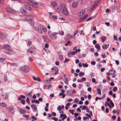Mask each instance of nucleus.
<instances>
[{
  "label": "nucleus",
  "mask_w": 121,
  "mask_h": 121,
  "mask_svg": "<svg viewBox=\"0 0 121 121\" xmlns=\"http://www.w3.org/2000/svg\"><path fill=\"white\" fill-rule=\"evenodd\" d=\"M26 102L28 103V104H29L30 103V100L28 98H27L26 99Z\"/></svg>",
  "instance_id": "obj_53"
},
{
  "label": "nucleus",
  "mask_w": 121,
  "mask_h": 121,
  "mask_svg": "<svg viewBox=\"0 0 121 121\" xmlns=\"http://www.w3.org/2000/svg\"><path fill=\"white\" fill-rule=\"evenodd\" d=\"M53 7H55L57 6V4L55 2H52L51 3Z\"/></svg>",
  "instance_id": "obj_35"
},
{
  "label": "nucleus",
  "mask_w": 121,
  "mask_h": 121,
  "mask_svg": "<svg viewBox=\"0 0 121 121\" xmlns=\"http://www.w3.org/2000/svg\"><path fill=\"white\" fill-rule=\"evenodd\" d=\"M6 108H7L8 109H9L10 111H12L14 109V107L13 106L11 107H10L9 108L6 107Z\"/></svg>",
  "instance_id": "obj_32"
},
{
  "label": "nucleus",
  "mask_w": 121,
  "mask_h": 121,
  "mask_svg": "<svg viewBox=\"0 0 121 121\" xmlns=\"http://www.w3.org/2000/svg\"><path fill=\"white\" fill-rule=\"evenodd\" d=\"M57 109L58 110V111H61L62 109L61 106L60 105H59V106H58L57 107Z\"/></svg>",
  "instance_id": "obj_42"
},
{
  "label": "nucleus",
  "mask_w": 121,
  "mask_h": 121,
  "mask_svg": "<svg viewBox=\"0 0 121 121\" xmlns=\"http://www.w3.org/2000/svg\"><path fill=\"white\" fill-rule=\"evenodd\" d=\"M63 81L65 84H68V80L67 78L65 77L64 78Z\"/></svg>",
  "instance_id": "obj_23"
},
{
  "label": "nucleus",
  "mask_w": 121,
  "mask_h": 121,
  "mask_svg": "<svg viewBox=\"0 0 121 121\" xmlns=\"http://www.w3.org/2000/svg\"><path fill=\"white\" fill-rule=\"evenodd\" d=\"M26 98V97L25 96L22 95H20V97H18V100H20L21 99V98H23V99H25Z\"/></svg>",
  "instance_id": "obj_24"
},
{
  "label": "nucleus",
  "mask_w": 121,
  "mask_h": 121,
  "mask_svg": "<svg viewBox=\"0 0 121 121\" xmlns=\"http://www.w3.org/2000/svg\"><path fill=\"white\" fill-rule=\"evenodd\" d=\"M66 37L65 38V39H67L68 40H69L70 36V34H67L66 35Z\"/></svg>",
  "instance_id": "obj_36"
},
{
  "label": "nucleus",
  "mask_w": 121,
  "mask_h": 121,
  "mask_svg": "<svg viewBox=\"0 0 121 121\" xmlns=\"http://www.w3.org/2000/svg\"><path fill=\"white\" fill-rule=\"evenodd\" d=\"M67 94L69 95H73L72 91L71 90H69L67 91Z\"/></svg>",
  "instance_id": "obj_16"
},
{
  "label": "nucleus",
  "mask_w": 121,
  "mask_h": 121,
  "mask_svg": "<svg viewBox=\"0 0 121 121\" xmlns=\"http://www.w3.org/2000/svg\"><path fill=\"white\" fill-rule=\"evenodd\" d=\"M40 28L42 30L44 28L45 26L42 25H40Z\"/></svg>",
  "instance_id": "obj_58"
},
{
  "label": "nucleus",
  "mask_w": 121,
  "mask_h": 121,
  "mask_svg": "<svg viewBox=\"0 0 121 121\" xmlns=\"http://www.w3.org/2000/svg\"><path fill=\"white\" fill-rule=\"evenodd\" d=\"M78 100L77 98H76L74 100V102H75L76 103H77L78 102Z\"/></svg>",
  "instance_id": "obj_55"
},
{
  "label": "nucleus",
  "mask_w": 121,
  "mask_h": 121,
  "mask_svg": "<svg viewBox=\"0 0 121 121\" xmlns=\"http://www.w3.org/2000/svg\"><path fill=\"white\" fill-rule=\"evenodd\" d=\"M29 52L30 53H32L33 52L32 50V49L31 48H30L27 51V53L28 54L29 53Z\"/></svg>",
  "instance_id": "obj_34"
},
{
  "label": "nucleus",
  "mask_w": 121,
  "mask_h": 121,
  "mask_svg": "<svg viewBox=\"0 0 121 121\" xmlns=\"http://www.w3.org/2000/svg\"><path fill=\"white\" fill-rule=\"evenodd\" d=\"M60 7L61 11L66 16L68 15V11L64 4H61L60 6Z\"/></svg>",
  "instance_id": "obj_1"
},
{
  "label": "nucleus",
  "mask_w": 121,
  "mask_h": 121,
  "mask_svg": "<svg viewBox=\"0 0 121 121\" xmlns=\"http://www.w3.org/2000/svg\"><path fill=\"white\" fill-rule=\"evenodd\" d=\"M43 37L44 39V40L45 42H49V40L47 36H43Z\"/></svg>",
  "instance_id": "obj_12"
},
{
  "label": "nucleus",
  "mask_w": 121,
  "mask_h": 121,
  "mask_svg": "<svg viewBox=\"0 0 121 121\" xmlns=\"http://www.w3.org/2000/svg\"><path fill=\"white\" fill-rule=\"evenodd\" d=\"M91 64L92 65H94L96 64V62L95 61H93L91 62Z\"/></svg>",
  "instance_id": "obj_59"
},
{
  "label": "nucleus",
  "mask_w": 121,
  "mask_h": 121,
  "mask_svg": "<svg viewBox=\"0 0 121 121\" xmlns=\"http://www.w3.org/2000/svg\"><path fill=\"white\" fill-rule=\"evenodd\" d=\"M58 33L56 32H54L53 34L50 35L51 38L53 40H55L57 38V37L56 35Z\"/></svg>",
  "instance_id": "obj_5"
},
{
  "label": "nucleus",
  "mask_w": 121,
  "mask_h": 121,
  "mask_svg": "<svg viewBox=\"0 0 121 121\" xmlns=\"http://www.w3.org/2000/svg\"><path fill=\"white\" fill-rule=\"evenodd\" d=\"M26 8L28 10H31V8L27 4H24Z\"/></svg>",
  "instance_id": "obj_15"
},
{
  "label": "nucleus",
  "mask_w": 121,
  "mask_h": 121,
  "mask_svg": "<svg viewBox=\"0 0 121 121\" xmlns=\"http://www.w3.org/2000/svg\"><path fill=\"white\" fill-rule=\"evenodd\" d=\"M109 45L108 44H106L104 45H103L102 46V48L104 49H107Z\"/></svg>",
  "instance_id": "obj_22"
},
{
  "label": "nucleus",
  "mask_w": 121,
  "mask_h": 121,
  "mask_svg": "<svg viewBox=\"0 0 121 121\" xmlns=\"http://www.w3.org/2000/svg\"><path fill=\"white\" fill-rule=\"evenodd\" d=\"M53 120L55 121H57L58 120L57 118L56 117H53Z\"/></svg>",
  "instance_id": "obj_64"
},
{
  "label": "nucleus",
  "mask_w": 121,
  "mask_h": 121,
  "mask_svg": "<svg viewBox=\"0 0 121 121\" xmlns=\"http://www.w3.org/2000/svg\"><path fill=\"white\" fill-rule=\"evenodd\" d=\"M4 80L5 81H6L7 80V76H4Z\"/></svg>",
  "instance_id": "obj_52"
},
{
  "label": "nucleus",
  "mask_w": 121,
  "mask_h": 121,
  "mask_svg": "<svg viewBox=\"0 0 121 121\" xmlns=\"http://www.w3.org/2000/svg\"><path fill=\"white\" fill-rule=\"evenodd\" d=\"M63 58V56L61 55L59 56V59L60 60H62Z\"/></svg>",
  "instance_id": "obj_50"
},
{
  "label": "nucleus",
  "mask_w": 121,
  "mask_h": 121,
  "mask_svg": "<svg viewBox=\"0 0 121 121\" xmlns=\"http://www.w3.org/2000/svg\"><path fill=\"white\" fill-rule=\"evenodd\" d=\"M21 103L23 105H24L25 103V101L23 99H21Z\"/></svg>",
  "instance_id": "obj_45"
},
{
  "label": "nucleus",
  "mask_w": 121,
  "mask_h": 121,
  "mask_svg": "<svg viewBox=\"0 0 121 121\" xmlns=\"http://www.w3.org/2000/svg\"><path fill=\"white\" fill-rule=\"evenodd\" d=\"M33 78L35 81H37L39 82H40L41 81L39 77L36 78L35 76H33Z\"/></svg>",
  "instance_id": "obj_13"
},
{
  "label": "nucleus",
  "mask_w": 121,
  "mask_h": 121,
  "mask_svg": "<svg viewBox=\"0 0 121 121\" xmlns=\"http://www.w3.org/2000/svg\"><path fill=\"white\" fill-rule=\"evenodd\" d=\"M43 82L46 83H50L51 81L49 79L48 80H43Z\"/></svg>",
  "instance_id": "obj_25"
},
{
  "label": "nucleus",
  "mask_w": 121,
  "mask_h": 121,
  "mask_svg": "<svg viewBox=\"0 0 121 121\" xmlns=\"http://www.w3.org/2000/svg\"><path fill=\"white\" fill-rule=\"evenodd\" d=\"M101 39L103 42H104L106 39V37L105 36L102 37Z\"/></svg>",
  "instance_id": "obj_37"
},
{
  "label": "nucleus",
  "mask_w": 121,
  "mask_h": 121,
  "mask_svg": "<svg viewBox=\"0 0 121 121\" xmlns=\"http://www.w3.org/2000/svg\"><path fill=\"white\" fill-rule=\"evenodd\" d=\"M34 29L35 30L38 31L39 32L41 33L42 32L41 30L39 28L37 27H35Z\"/></svg>",
  "instance_id": "obj_17"
},
{
  "label": "nucleus",
  "mask_w": 121,
  "mask_h": 121,
  "mask_svg": "<svg viewBox=\"0 0 121 121\" xmlns=\"http://www.w3.org/2000/svg\"><path fill=\"white\" fill-rule=\"evenodd\" d=\"M97 91L98 92V93L100 95L101 94V93L100 89L99 88H97Z\"/></svg>",
  "instance_id": "obj_40"
},
{
  "label": "nucleus",
  "mask_w": 121,
  "mask_h": 121,
  "mask_svg": "<svg viewBox=\"0 0 121 121\" xmlns=\"http://www.w3.org/2000/svg\"><path fill=\"white\" fill-rule=\"evenodd\" d=\"M83 66V67H87L88 66V65L86 63H82V64Z\"/></svg>",
  "instance_id": "obj_38"
},
{
  "label": "nucleus",
  "mask_w": 121,
  "mask_h": 121,
  "mask_svg": "<svg viewBox=\"0 0 121 121\" xmlns=\"http://www.w3.org/2000/svg\"><path fill=\"white\" fill-rule=\"evenodd\" d=\"M42 30L44 32H46L47 31L46 29V28L45 27Z\"/></svg>",
  "instance_id": "obj_56"
},
{
  "label": "nucleus",
  "mask_w": 121,
  "mask_h": 121,
  "mask_svg": "<svg viewBox=\"0 0 121 121\" xmlns=\"http://www.w3.org/2000/svg\"><path fill=\"white\" fill-rule=\"evenodd\" d=\"M58 33L59 34L61 35H63L64 34V33L63 31H60L58 32Z\"/></svg>",
  "instance_id": "obj_39"
},
{
  "label": "nucleus",
  "mask_w": 121,
  "mask_h": 121,
  "mask_svg": "<svg viewBox=\"0 0 121 121\" xmlns=\"http://www.w3.org/2000/svg\"><path fill=\"white\" fill-rule=\"evenodd\" d=\"M8 53L9 55H11L15 53V52L13 50H9L8 51Z\"/></svg>",
  "instance_id": "obj_14"
},
{
  "label": "nucleus",
  "mask_w": 121,
  "mask_h": 121,
  "mask_svg": "<svg viewBox=\"0 0 121 121\" xmlns=\"http://www.w3.org/2000/svg\"><path fill=\"white\" fill-rule=\"evenodd\" d=\"M84 75V73L83 72H80L79 74V76H83Z\"/></svg>",
  "instance_id": "obj_51"
},
{
  "label": "nucleus",
  "mask_w": 121,
  "mask_h": 121,
  "mask_svg": "<svg viewBox=\"0 0 121 121\" xmlns=\"http://www.w3.org/2000/svg\"><path fill=\"white\" fill-rule=\"evenodd\" d=\"M69 112H70L72 114H73V111L71 109H69Z\"/></svg>",
  "instance_id": "obj_54"
},
{
  "label": "nucleus",
  "mask_w": 121,
  "mask_h": 121,
  "mask_svg": "<svg viewBox=\"0 0 121 121\" xmlns=\"http://www.w3.org/2000/svg\"><path fill=\"white\" fill-rule=\"evenodd\" d=\"M113 38H114V40H117V37L116 36H115V35H113Z\"/></svg>",
  "instance_id": "obj_63"
},
{
  "label": "nucleus",
  "mask_w": 121,
  "mask_h": 121,
  "mask_svg": "<svg viewBox=\"0 0 121 121\" xmlns=\"http://www.w3.org/2000/svg\"><path fill=\"white\" fill-rule=\"evenodd\" d=\"M6 10L8 12L11 14H14L16 13L15 11L9 7L7 8Z\"/></svg>",
  "instance_id": "obj_4"
},
{
  "label": "nucleus",
  "mask_w": 121,
  "mask_h": 121,
  "mask_svg": "<svg viewBox=\"0 0 121 121\" xmlns=\"http://www.w3.org/2000/svg\"><path fill=\"white\" fill-rule=\"evenodd\" d=\"M69 60H70L69 59H67V58H65V60L64 62V63H65L66 62H68V61H69Z\"/></svg>",
  "instance_id": "obj_48"
},
{
  "label": "nucleus",
  "mask_w": 121,
  "mask_h": 121,
  "mask_svg": "<svg viewBox=\"0 0 121 121\" xmlns=\"http://www.w3.org/2000/svg\"><path fill=\"white\" fill-rule=\"evenodd\" d=\"M30 24L31 26H33L34 24V21L32 19H30Z\"/></svg>",
  "instance_id": "obj_29"
},
{
  "label": "nucleus",
  "mask_w": 121,
  "mask_h": 121,
  "mask_svg": "<svg viewBox=\"0 0 121 121\" xmlns=\"http://www.w3.org/2000/svg\"><path fill=\"white\" fill-rule=\"evenodd\" d=\"M78 3H77L74 2L73 4V6L74 7H76L77 6Z\"/></svg>",
  "instance_id": "obj_33"
},
{
  "label": "nucleus",
  "mask_w": 121,
  "mask_h": 121,
  "mask_svg": "<svg viewBox=\"0 0 121 121\" xmlns=\"http://www.w3.org/2000/svg\"><path fill=\"white\" fill-rule=\"evenodd\" d=\"M80 107L82 110H85L86 109H87V107L85 106L84 105L83 106H82L81 105L80 106Z\"/></svg>",
  "instance_id": "obj_26"
},
{
  "label": "nucleus",
  "mask_w": 121,
  "mask_h": 121,
  "mask_svg": "<svg viewBox=\"0 0 121 121\" xmlns=\"http://www.w3.org/2000/svg\"><path fill=\"white\" fill-rule=\"evenodd\" d=\"M70 41H68L67 43L65 44V45L66 46H67L68 45H69L70 43Z\"/></svg>",
  "instance_id": "obj_49"
},
{
  "label": "nucleus",
  "mask_w": 121,
  "mask_h": 121,
  "mask_svg": "<svg viewBox=\"0 0 121 121\" xmlns=\"http://www.w3.org/2000/svg\"><path fill=\"white\" fill-rule=\"evenodd\" d=\"M29 4L33 7L38 8L39 6V3L38 2H34L32 0L28 1Z\"/></svg>",
  "instance_id": "obj_2"
},
{
  "label": "nucleus",
  "mask_w": 121,
  "mask_h": 121,
  "mask_svg": "<svg viewBox=\"0 0 121 121\" xmlns=\"http://www.w3.org/2000/svg\"><path fill=\"white\" fill-rule=\"evenodd\" d=\"M2 96L3 97V99H6L8 98V95L7 94H5L4 95H2Z\"/></svg>",
  "instance_id": "obj_20"
},
{
  "label": "nucleus",
  "mask_w": 121,
  "mask_h": 121,
  "mask_svg": "<svg viewBox=\"0 0 121 121\" xmlns=\"http://www.w3.org/2000/svg\"><path fill=\"white\" fill-rule=\"evenodd\" d=\"M20 11L22 13H23L25 14H26V11L23 8H21L20 9Z\"/></svg>",
  "instance_id": "obj_30"
},
{
  "label": "nucleus",
  "mask_w": 121,
  "mask_h": 121,
  "mask_svg": "<svg viewBox=\"0 0 121 121\" xmlns=\"http://www.w3.org/2000/svg\"><path fill=\"white\" fill-rule=\"evenodd\" d=\"M115 71L113 69H111L110 70L109 72L108 73H107V75H113L115 73Z\"/></svg>",
  "instance_id": "obj_7"
},
{
  "label": "nucleus",
  "mask_w": 121,
  "mask_h": 121,
  "mask_svg": "<svg viewBox=\"0 0 121 121\" xmlns=\"http://www.w3.org/2000/svg\"><path fill=\"white\" fill-rule=\"evenodd\" d=\"M109 103H110L111 104L112 106V107H113L114 106V104L112 100L110 101Z\"/></svg>",
  "instance_id": "obj_47"
},
{
  "label": "nucleus",
  "mask_w": 121,
  "mask_h": 121,
  "mask_svg": "<svg viewBox=\"0 0 121 121\" xmlns=\"http://www.w3.org/2000/svg\"><path fill=\"white\" fill-rule=\"evenodd\" d=\"M84 20L83 18H82V17L80 18L79 20V21L80 22H81L83 20Z\"/></svg>",
  "instance_id": "obj_60"
},
{
  "label": "nucleus",
  "mask_w": 121,
  "mask_h": 121,
  "mask_svg": "<svg viewBox=\"0 0 121 121\" xmlns=\"http://www.w3.org/2000/svg\"><path fill=\"white\" fill-rule=\"evenodd\" d=\"M31 118L33 120H37V118L34 116H32L31 117Z\"/></svg>",
  "instance_id": "obj_57"
},
{
  "label": "nucleus",
  "mask_w": 121,
  "mask_h": 121,
  "mask_svg": "<svg viewBox=\"0 0 121 121\" xmlns=\"http://www.w3.org/2000/svg\"><path fill=\"white\" fill-rule=\"evenodd\" d=\"M95 8V7L94 6V5H93L91 7V9L90 10V11H91L93 10Z\"/></svg>",
  "instance_id": "obj_46"
},
{
  "label": "nucleus",
  "mask_w": 121,
  "mask_h": 121,
  "mask_svg": "<svg viewBox=\"0 0 121 121\" xmlns=\"http://www.w3.org/2000/svg\"><path fill=\"white\" fill-rule=\"evenodd\" d=\"M117 89V87L115 86L113 87V91L114 92H115Z\"/></svg>",
  "instance_id": "obj_44"
},
{
  "label": "nucleus",
  "mask_w": 121,
  "mask_h": 121,
  "mask_svg": "<svg viewBox=\"0 0 121 121\" xmlns=\"http://www.w3.org/2000/svg\"><path fill=\"white\" fill-rule=\"evenodd\" d=\"M31 107L32 108L34 109L35 111L37 110V106L36 105L34 104L31 105Z\"/></svg>",
  "instance_id": "obj_18"
},
{
  "label": "nucleus",
  "mask_w": 121,
  "mask_h": 121,
  "mask_svg": "<svg viewBox=\"0 0 121 121\" xmlns=\"http://www.w3.org/2000/svg\"><path fill=\"white\" fill-rule=\"evenodd\" d=\"M49 46L48 45V43H46L45 45V47L46 48H47Z\"/></svg>",
  "instance_id": "obj_61"
},
{
  "label": "nucleus",
  "mask_w": 121,
  "mask_h": 121,
  "mask_svg": "<svg viewBox=\"0 0 121 121\" xmlns=\"http://www.w3.org/2000/svg\"><path fill=\"white\" fill-rule=\"evenodd\" d=\"M78 33V31L77 30H76L74 32V37H75V35H76Z\"/></svg>",
  "instance_id": "obj_43"
},
{
  "label": "nucleus",
  "mask_w": 121,
  "mask_h": 121,
  "mask_svg": "<svg viewBox=\"0 0 121 121\" xmlns=\"http://www.w3.org/2000/svg\"><path fill=\"white\" fill-rule=\"evenodd\" d=\"M0 105L1 106L3 107H5L6 106V104L4 103L0 102Z\"/></svg>",
  "instance_id": "obj_28"
},
{
  "label": "nucleus",
  "mask_w": 121,
  "mask_h": 121,
  "mask_svg": "<svg viewBox=\"0 0 121 121\" xmlns=\"http://www.w3.org/2000/svg\"><path fill=\"white\" fill-rule=\"evenodd\" d=\"M4 49L6 50H7L10 48V47L9 45L7 44H5L3 46Z\"/></svg>",
  "instance_id": "obj_9"
},
{
  "label": "nucleus",
  "mask_w": 121,
  "mask_h": 121,
  "mask_svg": "<svg viewBox=\"0 0 121 121\" xmlns=\"http://www.w3.org/2000/svg\"><path fill=\"white\" fill-rule=\"evenodd\" d=\"M95 47L97 49L98 51L100 50V46L98 44H96L95 45Z\"/></svg>",
  "instance_id": "obj_21"
},
{
  "label": "nucleus",
  "mask_w": 121,
  "mask_h": 121,
  "mask_svg": "<svg viewBox=\"0 0 121 121\" xmlns=\"http://www.w3.org/2000/svg\"><path fill=\"white\" fill-rule=\"evenodd\" d=\"M19 112L21 114H23L26 112L23 109H20Z\"/></svg>",
  "instance_id": "obj_27"
},
{
  "label": "nucleus",
  "mask_w": 121,
  "mask_h": 121,
  "mask_svg": "<svg viewBox=\"0 0 121 121\" xmlns=\"http://www.w3.org/2000/svg\"><path fill=\"white\" fill-rule=\"evenodd\" d=\"M7 35L6 34L3 33H0V37L2 39H4L7 37Z\"/></svg>",
  "instance_id": "obj_6"
},
{
  "label": "nucleus",
  "mask_w": 121,
  "mask_h": 121,
  "mask_svg": "<svg viewBox=\"0 0 121 121\" xmlns=\"http://www.w3.org/2000/svg\"><path fill=\"white\" fill-rule=\"evenodd\" d=\"M5 60V59L4 58H0V62L2 63Z\"/></svg>",
  "instance_id": "obj_41"
},
{
  "label": "nucleus",
  "mask_w": 121,
  "mask_h": 121,
  "mask_svg": "<svg viewBox=\"0 0 121 121\" xmlns=\"http://www.w3.org/2000/svg\"><path fill=\"white\" fill-rule=\"evenodd\" d=\"M52 14V13H49V17H52L53 18L56 19H57V16H55V15H53L52 16L51 15V14Z\"/></svg>",
  "instance_id": "obj_19"
},
{
  "label": "nucleus",
  "mask_w": 121,
  "mask_h": 121,
  "mask_svg": "<svg viewBox=\"0 0 121 121\" xmlns=\"http://www.w3.org/2000/svg\"><path fill=\"white\" fill-rule=\"evenodd\" d=\"M75 54V52H69L68 53V55L69 57L72 56V55H74Z\"/></svg>",
  "instance_id": "obj_8"
},
{
  "label": "nucleus",
  "mask_w": 121,
  "mask_h": 121,
  "mask_svg": "<svg viewBox=\"0 0 121 121\" xmlns=\"http://www.w3.org/2000/svg\"><path fill=\"white\" fill-rule=\"evenodd\" d=\"M85 11L84 10H82L81 11L79 14V16L80 17H82L85 13Z\"/></svg>",
  "instance_id": "obj_11"
},
{
  "label": "nucleus",
  "mask_w": 121,
  "mask_h": 121,
  "mask_svg": "<svg viewBox=\"0 0 121 121\" xmlns=\"http://www.w3.org/2000/svg\"><path fill=\"white\" fill-rule=\"evenodd\" d=\"M20 69L22 71L26 72H28L30 70V68L26 65L21 67Z\"/></svg>",
  "instance_id": "obj_3"
},
{
  "label": "nucleus",
  "mask_w": 121,
  "mask_h": 121,
  "mask_svg": "<svg viewBox=\"0 0 121 121\" xmlns=\"http://www.w3.org/2000/svg\"><path fill=\"white\" fill-rule=\"evenodd\" d=\"M60 116L62 118V120L63 121H64L67 118V116L65 114H61Z\"/></svg>",
  "instance_id": "obj_10"
},
{
  "label": "nucleus",
  "mask_w": 121,
  "mask_h": 121,
  "mask_svg": "<svg viewBox=\"0 0 121 121\" xmlns=\"http://www.w3.org/2000/svg\"><path fill=\"white\" fill-rule=\"evenodd\" d=\"M87 16H88V15L85 14L84 15V16L82 17V18H83V19H85L86 18Z\"/></svg>",
  "instance_id": "obj_62"
},
{
  "label": "nucleus",
  "mask_w": 121,
  "mask_h": 121,
  "mask_svg": "<svg viewBox=\"0 0 121 121\" xmlns=\"http://www.w3.org/2000/svg\"><path fill=\"white\" fill-rule=\"evenodd\" d=\"M51 70H53L55 71H58V68L56 67L52 68Z\"/></svg>",
  "instance_id": "obj_31"
}]
</instances>
